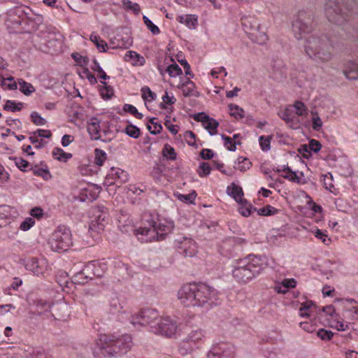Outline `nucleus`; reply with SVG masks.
Instances as JSON below:
<instances>
[{
	"label": "nucleus",
	"instance_id": "nucleus-24",
	"mask_svg": "<svg viewBox=\"0 0 358 358\" xmlns=\"http://www.w3.org/2000/svg\"><path fill=\"white\" fill-rule=\"evenodd\" d=\"M345 77L349 80H356L358 78V64L352 62H349L345 69L343 71Z\"/></svg>",
	"mask_w": 358,
	"mask_h": 358
},
{
	"label": "nucleus",
	"instance_id": "nucleus-63",
	"mask_svg": "<svg viewBox=\"0 0 358 358\" xmlns=\"http://www.w3.org/2000/svg\"><path fill=\"white\" fill-rule=\"evenodd\" d=\"M29 214L31 216H32L34 218H36L38 220H40L43 216V210L40 207H34L33 208L30 212Z\"/></svg>",
	"mask_w": 358,
	"mask_h": 358
},
{
	"label": "nucleus",
	"instance_id": "nucleus-25",
	"mask_svg": "<svg viewBox=\"0 0 358 358\" xmlns=\"http://www.w3.org/2000/svg\"><path fill=\"white\" fill-rule=\"evenodd\" d=\"M182 91V94L185 97L190 96H198L199 92L194 93L195 84L190 80L189 78L187 79V81L182 83L180 86Z\"/></svg>",
	"mask_w": 358,
	"mask_h": 358
},
{
	"label": "nucleus",
	"instance_id": "nucleus-32",
	"mask_svg": "<svg viewBox=\"0 0 358 358\" xmlns=\"http://www.w3.org/2000/svg\"><path fill=\"white\" fill-rule=\"evenodd\" d=\"M203 337V333L201 330H195L192 331L191 333H189L185 339L187 341H188L191 345H193L194 346L197 345V342L201 340Z\"/></svg>",
	"mask_w": 358,
	"mask_h": 358
},
{
	"label": "nucleus",
	"instance_id": "nucleus-13",
	"mask_svg": "<svg viewBox=\"0 0 358 358\" xmlns=\"http://www.w3.org/2000/svg\"><path fill=\"white\" fill-rule=\"evenodd\" d=\"M234 347L227 343H216L212 345L207 354L208 358H234Z\"/></svg>",
	"mask_w": 358,
	"mask_h": 358
},
{
	"label": "nucleus",
	"instance_id": "nucleus-17",
	"mask_svg": "<svg viewBox=\"0 0 358 358\" xmlns=\"http://www.w3.org/2000/svg\"><path fill=\"white\" fill-rule=\"evenodd\" d=\"M128 180V173L119 168H112L110 173L106 177V182H108L109 185H115L120 186L127 182Z\"/></svg>",
	"mask_w": 358,
	"mask_h": 358
},
{
	"label": "nucleus",
	"instance_id": "nucleus-30",
	"mask_svg": "<svg viewBox=\"0 0 358 358\" xmlns=\"http://www.w3.org/2000/svg\"><path fill=\"white\" fill-rule=\"evenodd\" d=\"M238 203L241 204L238 211L244 217H248L252 212L257 210V208L253 207L252 204L249 203L245 199Z\"/></svg>",
	"mask_w": 358,
	"mask_h": 358
},
{
	"label": "nucleus",
	"instance_id": "nucleus-15",
	"mask_svg": "<svg viewBox=\"0 0 358 358\" xmlns=\"http://www.w3.org/2000/svg\"><path fill=\"white\" fill-rule=\"evenodd\" d=\"M94 219L92 220L91 228L98 231L103 230L105 224L108 222L109 214L103 206H98L92 209Z\"/></svg>",
	"mask_w": 358,
	"mask_h": 358
},
{
	"label": "nucleus",
	"instance_id": "nucleus-8",
	"mask_svg": "<svg viewBox=\"0 0 358 358\" xmlns=\"http://www.w3.org/2000/svg\"><path fill=\"white\" fill-rule=\"evenodd\" d=\"M292 31L297 40L302 39L314 28L313 16L310 12L300 10L292 24Z\"/></svg>",
	"mask_w": 358,
	"mask_h": 358
},
{
	"label": "nucleus",
	"instance_id": "nucleus-28",
	"mask_svg": "<svg viewBox=\"0 0 358 358\" xmlns=\"http://www.w3.org/2000/svg\"><path fill=\"white\" fill-rule=\"evenodd\" d=\"M196 348H198V346L191 345V343H189L185 339H183L181 341L178 345V352L182 356H185L191 354Z\"/></svg>",
	"mask_w": 358,
	"mask_h": 358
},
{
	"label": "nucleus",
	"instance_id": "nucleus-4",
	"mask_svg": "<svg viewBox=\"0 0 358 358\" xmlns=\"http://www.w3.org/2000/svg\"><path fill=\"white\" fill-rule=\"evenodd\" d=\"M101 354L104 357H111L125 354L131 348V337L124 334L120 337L114 335H103L99 339Z\"/></svg>",
	"mask_w": 358,
	"mask_h": 358
},
{
	"label": "nucleus",
	"instance_id": "nucleus-16",
	"mask_svg": "<svg viewBox=\"0 0 358 358\" xmlns=\"http://www.w3.org/2000/svg\"><path fill=\"white\" fill-rule=\"evenodd\" d=\"M178 252L185 257H192L197 252L196 242L190 238L180 237L175 241Z\"/></svg>",
	"mask_w": 358,
	"mask_h": 358
},
{
	"label": "nucleus",
	"instance_id": "nucleus-3",
	"mask_svg": "<svg viewBox=\"0 0 358 358\" xmlns=\"http://www.w3.org/2000/svg\"><path fill=\"white\" fill-rule=\"evenodd\" d=\"M232 271L233 277L239 283H246L257 276L265 268L261 257L249 255L236 261Z\"/></svg>",
	"mask_w": 358,
	"mask_h": 358
},
{
	"label": "nucleus",
	"instance_id": "nucleus-19",
	"mask_svg": "<svg viewBox=\"0 0 358 358\" xmlns=\"http://www.w3.org/2000/svg\"><path fill=\"white\" fill-rule=\"evenodd\" d=\"M28 170H32L34 175L41 176L45 180L50 179L52 177L47 166L45 165L43 167H39L36 164L32 166L27 161L24 160V172Z\"/></svg>",
	"mask_w": 358,
	"mask_h": 358
},
{
	"label": "nucleus",
	"instance_id": "nucleus-48",
	"mask_svg": "<svg viewBox=\"0 0 358 358\" xmlns=\"http://www.w3.org/2000/svg\"><path fill=\"white\" fill-rule=\"evenodd\" d=\"M102 84L105 86L101 87L100 90L101 94L103 99H109L113 95V89L112 87L106 85V83L104 81H101Z\"/></svg>",
	"mask_w": 358,
	"mask_h": 358
},
{
	"label": "nucleus",
	"instance_id": "nucleus-41",
	"mask_svg": "<svg viewBox=\"0 0 358 358\" xmlns=\"http://www.w3.org/2000/svg\"><path fill=\"white\" fill-rule=\"evenodd\" d=\"M174 196L180 201L186 203H192L196 196V192L194 191L188 194H182L180 193H175Z\"/></svg>",
	"mask_w": 358,
	"mask_h": 358
},
{
	"label": "nucleus",
	"instance_id": "nucleus-29",
	"mask_svg": "<svg viewBox=\"0 0 358 358\" xmlns=\"http://www.w3.org/2000/svg\"><path fill=\"white\" fill-rule=\"evenodd\" d=\"M81 272L85 275V278L90 280H92L96 275H99V274L96 273V264L94 262L87 263Z\"/></svg>",
	"mask_w": 358,
	"mask_h": 358
},
{
	"label": "nucleus",
	"instance_id": "nucleus-22",
	"mask_svg": "<svg viewBox=\"0 0 358 358\" xmlns=\"http://www.w3.org/2000/svg\"><path fill=\"white\" fill-rule=\"evenodd\" d=\"M25 268L36 275L42 274L44 271L43 264L40 263L36 257L28 259L25 264Z\"/></svg>",
	"mask_w": 358,
	"mask_h": 358
},
{
	"label": "nucleus",
	"instance_id": "nucleus-46",
	"mask_svg": "<svg viewBox=\"0 0 358 358\" xmlns=\"http://www.w3.org/2000/svg\"><path fill=\"white\" fill-rule=\"evenodd\" d=\"M315 306V303L312 301H308L301 303L299 308V314L301 317H308L310 313L306 312L307 310H311L312 307Z\"/></svg>",
	"mask_w": 358,
	"mask_h": 358
},
{
	"label": "nucleus",
	"instance_id": "nucleus-33",
	"mask_svg": "<svg viewBox=\"0 0 358 358\" xmlns=\"http://www.w3.org/2000/svg\"><path fill=\"white\" fill-rule=\"evenodd\" d=\"M90 40L94 43L100 52H106L108 44L105 41L101 39L99 36L92 34L90 36Z\"/></svg>",
	"mask_w": 358,
	"mask_h": 358
},
{
	"label": "nucleus",
	"instance_id": "nucleus-14",
	"mask_svg": "<svg viewBox=\"0 0 358 358\" xmlns=\"http://www.w3.org/2000/svg\"><path fill=\"white\" fill-rule=\"evenodd\" d=\"M22 8L16 7L11 10L6 20V27L10 34H19L22 31Z\"/></svg>",
	"mask_w": 358,
	"mask_h": 358
},
{
	"label": "nucleus",
	"instance_id": "nucleus-5",
	"mask_svg": "<svg viewBox=\"0 0 358 358\" xmlns=\"http://www.w3.org/2000/svg\"><path fill=\"white\" fill-rule=\"evenodd\" d=\"M344 0H328L325 4V13L329 22L343 25L349 20L352 13H358V0H348L345 3H353L355 8H349L341 5Z\"/></svg>",
	"mask_w": 358,
	"mask_h": 358
},
{
	"label": "nucleus",
	"instance_id": "nucleus-59",
	"mask_svg": "<svg viewBox=\"0 0 358 358\" xmlns=\"http://www.w3.org/2000/svg\"><path fill=\"white\" fill-rule=\"evenodd\" d=\"M280 118L285 121V122L289 124L290 127H292V124L293 123L294 119L293 117H292L289 110L288 109H286L283 111H282L279 114Z\"/></svg>",
	"mask_w": 358,
	"mask_h": 358
},
{
	"label": "nucleus",
	"instance_id": "nucleus-42",
	"mask_svg": "<svg viewBox=\"0 0 358 358\" xmlns=\"http://www.w3.org/2000/svg\"><path fill=\"white\" fill-rule=\"evenodd\" d=\"M222 138L224 141V146L229 150V151H236V145H240L241 143L240 141H235L233 142V139L227 136L224 134L221 135Z\"/></svg>",
	"mask_w": 358,
	"mask_h": 358
},
{
	"label": "nucleus",
	"instance_id": "nucleus-53",
	"mask_svg": "<svg viewBox=\"0 0 358 358\" xmlns=\"http://www.w3.org/2000/svg\"><path fill=\"white\" fill-rule=\"evenodd\" d=\"M238 163L239 164V166L237 169L241 171H245L246 170L249 169L252 165V163L248 158L243 157L238 158Z\"/></svg>",
	"mask_w": 358,
	"mask_h": 358
},
{
	"label": "nucleus",
	"instance_id": "nucleus-1",
	"mask_svg": "<svg viewBox=\"0 0 358 358\" xmlns=\"http://www.w3.org/2000/svg\"><path fill=\"white\" fill-rule=\"evenodd\" d=\"M217 292L203 283H190L181 287L178 292L180 303L186 307H202L217 303Z\"/></svg>",
	"mask_w": 358,
	"mask_h": 358
},
{
	"label": "nucleus",
	"instance_id": "nucleus-6",
	"mask_svg": "<svg viewBox=\"0 0 358 358\" xmlns=\"http://www.w3.org/2000/svg\"><path fill=\"white\" fill-rule=\"evenodd\" d=\"M173 228L171 224H165L160 222L151 220L148 223V227H142L136 229V235H141V241L150 242L153 240H164L166 236L171 232Z\"/></svg>",
	"mask_w": 358,
	"mask_h": 358
},
{
	"label": "nucleus",
	"instance_id": "nucleus-10",
	"mask_svg": "<svg viewBox=\"0 0 358 358\" xmlns=\"http://www.w3.org/2000/svg\"><path fill=\"white\" fill-rule=\"evenodd\" d=\"M178 330L177 322L170 317H159L155 324L152 325L151 331L155 334L171 338Z\"/></svg>",
	"mask_w": 358,
	"mask_h": 358
},
{
	"label": "nucleus",
	"instance_id": "nucleus-43",
	"mask_svg": "<svg viewBox=\"0 0 358 358\" xmlns=\"http://www.w3.org/2000/svg\"><path fill=\"white\" fill-rule=\"evenodd\" d=\"M282 171H285L287 173L290 174L289 176H283L284 178L296 182L298 184L301 183V179L299 176L296 174L295 171H293L288 166H284V168L282 169Z\"/></svg>",
	"mask_w": 358,
	"mask_h": 358
},
{
	"label": "nucleus",
	"instance_id": "nucleus-20",
	"mask_svg": "<svg viewBox=\"0 0 358 358\" xmlns=\"http://www.w3.org/2000/svg\"><path fill=\"white\" fill-rule=\"evenodd\" d=\"M24 358H52V357L48 355L41 347L28 346L27 349H24Z\"/></svg>",
	"mask_w": 358,
	"mask_h": 358
},
{
	"label": "nucleus",
	"instance_id": "nucleus-37",
	"mask_svg": "<svg viewBox=\"0 0 358 358\" xmlns=\"http://www.w3.org/2000/svg\"><path fill=\"white\" fill-rule=\"evenodd\" d=\"M141 91L142 98L145 101L150 102L152 101L155 100V99L157 98V94L155 92H152L150 88L148 86H143L141 88Z\"/></svg>",
	"mask_w": 358,
	"mask_h": 358
},
{
	"label": "nucleus",
	"instance_id": "nucleus-12",
	"mask_svg": "<svg viewBox=\"0 0 358 358\" xmlns=\"http://www.w3.org/2000/svg\"><path fill=\"white\" fill-rule=\"evenodd\" d=\"M159 319V313L155 309L146 308L143 309L138 313L134 315L131 317V323L136 326L154 325Z\"/></svg>",
	"mask_w": 358,
	"mask_h": 358
},
{
	"label": "nucleus",
	"instance_id": "nucleus-26",
	"mask_svg": "<svg viewBox=\"0 0 358 358\" xmlns=\"http://www.w3.org/2000/svg\"><path fill=\"white\" fill-rule=\"evenodd\" d=\"M58 36H61L59 34H49L48 36V39L46 41L45 45L38 43L43 47V52H46V48L48 49L55 48L57 45L60 44L59 38Z\"/></svg>",
	"mask_w": 358,
	"mask_h": 358
},
{
	"label": "nucleus",
	"instance_id": "nucleus-44",
	"mask_svg": "<svg viewBox=\"0 0 358 358\" xmlns=\"http://www.w3.org/2000/svg\"><path fill=\"white\" fill-rule=\"evenodd\" d=\"M230 194L236 199L237 202H242L243 199V191L242 188L235 184H232L231 191Z\"/></svg>",
	"mask_w": 358,
	"mask_h": 358
},
{
	"label": "nucleus",
	"instance_id": "nucleus-27",
	"mask_svg": "<svg viewBox=\"0 0 358 358\" xmlns=\"http://www.w3.org/2000/svg\"><path fill=\"white\" fill-rule=\"evenodd\" d=\"M206 122L203 123V127L208 130L209 134L210 136H213L217 132V127L219 126V122L210 117H205Z\"/></svg>",
	"mask_w": 358,
	"mask_h": 358
},
{
	"label": "nucleus",
	"instance_id": "nucleus-64",
	"mask_svg": "<svg viewBox=\"0 0 358 358\" xmlns=\"http://www.w3.org/2000/svg\"><path fill=\"white\" fill-rule=\"evenodd\" d=\"M308 146L310 151H313L314 152H317L320 150L322 148L321 143L315 139H311L309 141Z\"/></svg>",
	"mask_w": 358,
	"mask_h": 358
},
{
	"label": "nucleus",
	"instance_id": "nucleus-60",
	"mask_svg": "<svg viewBox=\"0 0 358 358\" xmlns=\"http://www.w3.org/2000/svg\"><path fill=\"white\" fill-rule=\"evenodd\" d=\"M184 137L187 144L194 146L196 145V135L192 131H186L184 134Z\"/></svg>",
	"mask_w": 358,
	"mask_h": 358
},
{
	"label": "nucleus",
	"instance_id": "nucleus-58",
	"mask_svg": "<svg viewBox=\"0 0 358 358\" xmlns=\"http://www.w3.org/2000/svg\"><path fill=\"white\" fill-rule=\"evenodd\" d=\"M317 335L322 340L329 341L331 339V338L333 337L334 333L331 331L326 330L324 329H320L317 331Z\"/></svg>",
	"mask_w": 358,
	"mask_h": 358
},
{
	"label": "nucleus",
	"instance_id": "nucleus-56",
	"mask_svg": "<svg viewBox=\"0 0 358 358\" xmlns=\"http://www.w3.org/2000/svg\"><path fill=\"white\" fill-rule=\"evenodd\" d=\"M94 66H92V69L94 71H96L99 73V76L100 78L106 80L109 78V76L106 75V73L104 72V71L102 69V68L100 66L99 62L94 59Z\"/></svg>",
	"mask_w": 358,
	"mask_h": 358
},
{
	"label": "nucleus",
	"instance_id": "nucleus-40",
	"mask_svg": "<svg viewBox=\"0 0 358 358\" xmlns=\"http://www.w3.org/2000/svg\"><path fill=\"white\" fill-rule=\"evenodd\" d=\"M124 133L128 135L129 137L133 138H138L140 136L141 131L139 128L136 126H134L131 124L127 125L124 129Z\"/></svg>",
	"mask_w": 358,
	"mask_h": 358
},
{
	"label": "nucleus",
	"instance_id": "nucleus-51",
	"mask_svg": "<svg viewBox=\"0 0 358 358\" xmlns=\"http://www.w3.org/2000/svg\"><path fill=\"white\" fill-rule=\"evenodd\" d=\"M156 120H157L156 117H152V118H150V121H149L150 123H151L153 125L154 130H151L152 127L150 125H149V124L147 125V129L150 131V132L152 134H159L161 132V131L162 130V124L159 122H155Z\"/></svg>",
	"mask_w": 358,
	"mask_h": 358
},
{
	"label": "nucleus",
	"instance_id": "nucleus-62",
	"mask_svg": "<svg viewBox=\"0 0 358 358\" xmlns=\"http://www.w3.org/2000/svg\"><path fill=\"white\" fill-rule=\"evenodd\" d=\"M315 237L321 239L322 243L327 245H329L331 243V239L327 238V235L320 229H317Z\"/></svg>",
	"mask_w": 358,
	"mask_h": 358
},
{
	"label": "nucleus",
	"instance_id": "nucleus-57",
	"mask_svg": "<svg viewBox=\"0 0 358 358\" xmlns=\"http://www.w3.org/2000/svg\"><path fill=\"white\" fill-rule=\"evenodd\" d=\"M294 107L296 109V115L299 116L303 115L305 113H306V111L308 110L306 105L303 102L299 101H295Z\"/></svg>",
	"mask_w": 358,
	"mask_h": 358
},
{
	"label": "nucleus",
	"instance_id": "nucleus-9",
	"mask_svg": "<svg viewBox=\"0 0 358 358\" xmlns=\"http://www.w3.org/2000/svg\"><path fill=\"white\" fill-rule=\"evenodd\" d=\"M42 22L43 17L41 15L32 13H29L24 10V33L28 34L27 43L29 41L36 49L40 50H44L38 43L40 36L38 34H31V33L38 29Z\"/></svg>",
	"mask_w": 358,
	"mask_h": 358
},
{
	"label": "nucleus",
	"instance_id": "nucleus-18",
	"mask_svg": "<svg viewBox=\"0 0 358 358\" xmlns=\"http://www.w3.org/2000/svg\"><path fill=\"white\" fill-rule=\"evenodd\" d=\"M18 215L17 210L8 205L0 206V228L7 225L8 220Z\"/></svg>",
	"mask_w": 358,
	"mask_h": 358
},
{
	"label": "nucleus",
	"instance_id": "nucleus-23",
	"mask_svg": "<svg viewBox=\"0 0 358 358\" xmlns=\"http://www.w3.org/2000/svg\"><path fill=\"white\" fill-rule=\"evenodd\" d=\"M241 24L246 32L259 31L260 28L258 20L253 17H244L241 19ZM255 34V32L251 33Z\"/></svg>",
	"mask_w": 358,
	"mask_h": 358
},
{
	"label": "nucleus",
	"instance_id": "nucleus-31",
	"mask_svg": "<svg viewBox=\"0 0 358 358\" xmlns=\"http://www.w3.org/2000/svg\"><path fill=\"white\" fill-rule=\"evenodd\" d=\"M52 156L58 161L66 162L72 157V154L65 152L60 148H55L52 150Z\"/></svg>",
	"mask_w": 358,
	"mask_h": 358
},
{
	"label": "nucleus",
	"instance_id": "nucleus-55",
	"mask_svg": "<svg viewBox=\"0 0 358 358\" xmlns=\"http://www.w3.org/2000/svg\"><path fill=\"white\" fill-rule=\"evenodd\" d=\"M271 136L265 137L264 136H261L259 137V144L263 151H268L271 149Z\"/></svg>",
	"mask_w": 358,
	"mask_h": 358
},
{
	"label": "nucleus",
	"instance_id": "nucleus-61",
	"mask_svg": "<svg viewBox=\"0 0 358 358\" xmlns=\"http://www.w3.org/2000/svg\"><path fill=\"white\" fill-rule=\"evenodd\" d=\"M31 120L36 125H44L46 123V120L36 112L31 113Z\"/></svg>",
	"mask_w": 358,
	"mask_h": 358
},
{
	"label": "nucleus",
	"instance_id": "nucleus-52",
	"mask_svg": "<svg viewBox=\"0 0 358 358\" xmlns=\"http://www.w3.org/2000/svg\"><path fill=\"white\" fill-rule=\"evenodd\" d=\"M143 22L147 26V27L150 29L151 33L154 35L159 34L160 32V30L157 26L154 24L145 15L143 17Z\"/></svg>",
	"mask_w": 358,
	"mask_h": 358
},
{
	"label": "nucleus",
	"instance_id": "nucleus-50",
	"mask_svg": "<svg viewBox=\"0 0 358 358\" xmlns=\"http://www.w3.org/2000/svg\"><path fill=\"white\" fill-rule=\"evenodd\" d=\"M211 169L208 163L202 162L198 167L197 172L200 177H205L210 174Z\"/></svg>",
	"mask_w": 358,
	"mask_h": 358
},
{
	"label": "nucleus",
	"instance_id": "nucleus-47",
	"mask_svg": "<svg viewBox=\"0 0 358 358\" xmlns=\"http://www.w3.org/2000/svg\"><path fill=\"white\" fill-rule=\"evenodd\" d=\"M296 285V282L294 279H285L282 282V286L283 287L284 289H281V287H280L277 291L279 293L285 294L287 292L288 289L295 287Z\"/></svg>",
	"mask_w": 358,
	"mask_h": 358
},
{
	"label": "nucleus",
	"instance_id": "nucleus-39",
	"mask_svg": "<svg viewBox=\"0 0 358 358\" xmlns=\"http://www.w3.org/2000/svg\"><path fill=\"white\" fill-rule=\"evenodd\" d=\"M256 211L259 215L271 216L276 214L278 212V210L270 205H267L259 209L257 208Z\"/></svg>",
	"mask_w": 358,
	"mask_h": 358
},
{
	"label": "nucleus",
	"instance_id": "nucleus-21",
	"mask_svg": "<svg viewBox=\"0 0 358 358\" xmlns=\"http://www.w3.org/2000/svg\"><path fill=\"white\" fill-rule=\"evenodd\" d=\"M87 131L93 140H99L101 138L100 121L96 117H92L87 123Z\"/></svg>",
	"mask_w": 358,
	"mask_h": 358
},
{
	"label": "nucleus",
	"instance_id": "nucleus-35",
	"mask_svg": "<svg viewBox=\"0 0 358 358\" xmlns=\"http://www.w3.org/2000/svg\"><path fill=\"white\" fill-rule=\"evenodd\" d=\"M229 110H230V115L236 118V120H241L244 117V110L242 108L238 105L230 103L228 106Z\"/></svg>",
	"mask_w": 358,
	"mask_h": 358
},
{
	"label": "nucleus",
	"instance_id": "nucleus-38",
	"mask_svg": "<svg viewBox=\"0 0 358 358\" xmlns=\"http://www.w3.org/2000/svg\"><path fill=\"white\" fill-rule=\"evenodd\" d=\"M162 155L167 159L174 160L176 159L175 149L168 143L165 144L162 150Z\"/></svg>",
	"mask_w": 358,
	"mask_h": 358
},
{
	"label": "nucleus",
	"instance_id": "nucleus-11",
	"mask_svg": "<svg viewBox=\"0 0 358 358\" xmlns=\"http://www.w3.org/2000/svg\"><path fill=\"white\" fill-rule=\"evenodd\" d=\"M27 301L29 305V313L31 314L41 315L49 313L55 319H59L53 313L52 309H55V306H52L50 301L38 299L33 294L27 296Z\"/></svg>",
	"mask_w": 358,
	"mask_h": 358
},
{
	"label": "nucleus",
	"instance_id": "nucleus-2",
	"mask_svg": "<svg viewBox=\"0 0 358 358\" xmlns=\"http://www.w3.org/2000/svg\"><path fill=\"white\" fill-rule=\"evenodd\" d=\"M305 52L316 62H327L332 58L333 47L325 35L311 34L306 38Z\"/></svg>",
	"mask_w": 358,
	"mask_h": 358
},
{
	"label": "nucleus",
	"instance_id": "nucleus-49",
	"mask_svg": "<svg viewBox=\"0 0 358 358\" xmlns=\"http://www.w3.org/2000/svg\"><path fill=\"white\" fill-rule=\"evenodd\" d=\"M166 71L171 77H176L182 73L181 68L176 63L169 65L166 69Z\"/></svg>",
	"mask_w": 358,
	"mask_h": 358
},
{
	"label": "nucleus",
	"instance_id": "nucleus-36",
	"mask_svg": "<svg viewBox=\"0 0 358 358\" xmlns=\"http://www.w3.org/2000/svg\"><path fill=\"white\" fill-rule=\"evenodd\" d=\"M122 7L124 10H131L136 15H138L141 12L140 6L137 3H134L130 0H122Z\"/></svg>",
	"mask_w": 358,
	"mask_h": 358
},
{
	"label": "nucleus",
	"instance_id": "nucleus-45",
	"mask_svg": "<svg viewBox=\"0 0 358 358\" xmlns=\"http://www.w3.org/2000/svg\"><path fill=\"white\" fill-rule=\"evenodd\" d=\"M94 163L98 166H102L105 160L106 159V153L99 148L94 150Z\"/></svg>",
	"mask_w": 358,
	"mask_h": 358
},
{
	"label": "nucleus",
	"instance_id": "nucleus-54",
	"mask_svg": "<svg viewBox=\"0 0 358 358\" xmlns=\"http://www.w3.org/2000/svg\"><path fill=\"white\" fill-rule=\"evenodd\" d=\"M22 106V103H15V102L8 100L4 105L3 109L6 110H10L12 112L20 111Z\"/></svg>",
	"mask_w": 358,
	"mask_h": 358
},
{
	"label": "nucleus",
	"instance_id": "nucleus-7",
	"mask_svg": "<svg viewBox=\"0 0 358 358\" xmlns=\"http://www.w3.org/2000/svg\"><path fill=\"white\" fill-rule=\"evenodd\" d=\"M51 250L57 252L67 251L73 245L70 229L65 225H59L53 231L48 241Z\"/></svg>",
	"mask_w": 358,
	"mask_h": 358
},
{
	"label": "nucleus",
	"instance_id": "nucleus-34",
	"mask_svg": "<svg viewBox=\"0 0 358 358\" xmlns=\"http://www.w3.org/2000/svg\"><path fill=\"white\" fill-rule=\"evenodd\" d=\"M178 21L180 23L185 24L187 27L189 28H195L197 24V18L192 15H185V16H179L178 17Z\"/></svg>",
	"mask_w": 358,
	"mask_h": 358
}]
</instances>
